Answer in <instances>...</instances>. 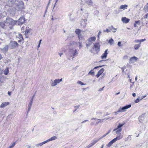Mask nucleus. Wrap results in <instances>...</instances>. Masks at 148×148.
I'll list each match as a JSON object with an SVG mask.
<instances>
[{
	"mask_svg": "<svg viewBox=\"0 0 148 148\" xmlns=\"http://www.w3.org/2000/svg\"><path fill=\"white\" fill-rule=\"evenodd\" d=\"M100 140V139L98 138H95L92 141V143L89 145H88L86 147V148H89L91 147H92L93 145H94L96 143H97V142L99 141Z\"/></svg>",
	"mask_w": 148,
	"mask_h": 148,
	"instance_id": "obj_10",
	"label": "nucleus"
},
{
	"mask_svg": "<svg viewBox=\"0 0 148 148\" xmlns=\"http://www.w3.org/2000/svg\"><path fill=\"white\" fill-rule=\"evenodd\" d=\"M78 53L76 49H74L70 48L68 53L67 55L68 59L70 60L71 57H72V59H73L75 56L77 55Z\"/></svg>",
	"mask_w": 148,
	"mask_h": 148,
	"instance_id": "obj_1",
	"label": "nucleus"
},
{
	"mask_svg": "<svg viewBox=\"0 0 148 148\" xmlns=\"http://www.w3.org/2000/svg\"><path fill=\"white\" fill-rule=\"evenodd\" d=\"M77 83L81 85H85V84L83 83L82 82H81V81H78L77 82Z\"/></svg>",
	"mask_w": 148,
	"mask_h": 148,
	"instance_id": "obj_39",
	"label": "nucleus"
},
{
	"mask_svg": "<svg viewBox=\"0 0 148 148\" xmlns=\"http://www.w3.org/2000/svg\"><path fill=\"white\" fill-rule=\"evenodd\" d=\"M92 0H84L85 3L88 5L89 7H91L93 5Z\"/></svg>",
	"mask_w": 148,
	"mask_h": 148,
	"instance_id": "obj_14",
	"label": "nucleus"
},
{
	"mask_svg": "<svg viewBox=\"0 0 148 148\" xmlns=\"http://www.w3.org/2000/svg\"><path fill=\"white\" fill-rule=\"evenodd\" d=\"M108 50V49H106L104 53L101 56V58L102 59H104L106 58L107 55L108 54V53H107Z\"/></svg>",
	"mask_w": 148,
	"mask_h": 148,
	"instance_id": "obj_16",
	"label": "nucleus"
},
{
	"mask_svg": "<svg viewBox=\"0 0 148 148\" xmlns=\"http://www.w3.org/2000/svg\"><path fill=\"white\" fill-rule=\"evenodd\" d=\"M97 113L98 114H102V112L101 111H99L97 112Z\"/></svg>",
	"mask_w": 148,
	"mask_h": 148,
	"instance_id": "obj_46",
	"label": "nucleus"
},
{
	"mask_svg": "<svg viewBox=\"0 0 148 148\" xmlns=\"http://www.w3.org/2000/svg\"><path fill=\"white\" fill-rule=\"evenodd\" d=\"M136 25L137 24L136 23H134V26L135 27H137Z\"/></svg>",
	"mask_w": 148,
	"mask_h": 148,
	"instance_id": "obj_62",
	"label": "nucleus"
},
{
	"mask_svg": "<svg viewBox=\"0 0 148 148\" xmlns=\"http://www.w3.org/2000/svg\"><path fill=\"white\" fill-rule=\"evenodd\" d=\"M145 18H148V13L146 15Z\"/></svg>",
	"mask_w": 148,
	"mask_h": 148,
	"instance_id": "obj_61",
	"label": "nucleus"
},
{
	"mask_svg": "<svg viewBox=\"0 0 148 148\" xmlns=\"http://www.w3.org/2000/svg\"><path fill=\"white\" fill-rule=\"evenodd\" d=\"M62 81V78L56 79L54 81H53L51 80V86L52 87L55 86L57 85L60 82Z\"/></svg>",
	"mask_w": 148,
	"mask_h": 148,
	"instance_id": "obj_9",
	"label": "nucleus"
},
{
	"mask_svg": "<svg viewBox=\"0 0 148 148\" xmlns=\"http://www.w3.org/2000/svg\"><path fill=\"white\" fill-rule=\"evenodd\" d=\"M118 45L120 47L121 46V42H119L118 43Z\"/></svg>",
	"mask_w": 148,
	"mask_h": 148,
	"instance_id": "obj_51",
	"label": "nucleus"
},
{
	"mask_svg": "<svg viewBox=\"0 0 148 148\" xmlns=\"http://www.w3.org/2000/svg\"><path fill=\"white\" fill-rule=\"evenodd\" d=\"M104 69L103 68H102L101 70H100L98 72L97 74L96 75V76L97 77H99V76L104 71Z\"/></svg>",
	"mask_w": 148,
	"mask_h": 148,
	"instance_id": "obj_19",
	"label": "nucleus"
},
{
	"mask_svg": "<svg viewBox=\"0 0 148 148\" xmlns=\"http://www.w3.org/2000/svg\"><path fill=\"white\" fill-rule=\"evenodd\" d=\"M16 144V142H14L11 145H10L9 147V148H12L14 147V146H15V145Z\"/></svg>",
	"mask_w": 148,
	"mask_h": 148,
	"instance_id": "obj_38",
	"label": "nucleus"
},
{
	"mask_svg": "<svg viewBox=\"0 0 148 148\" xmlns=\"http://www.w3.org/2000/svg\"><path fill=\"white\" fill-rule=\"evenodd\" d=\"M79 106H75L74 107H75V108L76 109H77V108H79Z\"/></svg>",
	"mask_w": 148,
	"mask_h": 148,
	"instance_id": "obj_59",
	"label": "nucleus"
},
{
	"mask_svg": "<svg viewBox=\"0 0 148 148\" xmlns=\"http://www.w3.org/2000/svg\"><path fill=\"white\" fill-rule=\"evenodd\" d=\"M127 5H122L120 6V9L125 10V8H127Z\"/></svg>",
	"mask_w": 148,
	"mask_h": 148,
	"instance_id": "obj_31",
	"label": "nucleus"
},
{
	"mask_svg": "<svg viewBox=\"0 0 148 148\" xmlns=\"http://www.w3.org/2000/svg\"><path fill=\"white\" fill-rule=\"evenodd\" d=\"M104 66V65H102V66H97L95 67L93 69V70L94 69H97V68H98L99 67H101L102 66Z\"/></svg>",
	"mask_w": 148,
	"mask_h": 148,
	"instance_id": "obj_48",
	"label": "nucleus"
},
{
	"mask_svg": "<svg viewBox=\"0 0 148 148\" xmlns=\"http://www.w3.org/2000/svg\"><path fill=\"white\" fill-rule=\"evenodd\" d=\"M47 143V141L46 140L43 142H42L41 143H40L37 144L36 145V146L37 147H38L39 146H41L43 145L46 143Z\"/></svg>",
	"mask_w": 148,
	"mask_h": 148,
	"instance_id": "obj_25",
	"label": "nucleus"
},
{
	"mask_svg": "<svg viewBox=\"0 0 148 148\" xmlns=\"http://www.w3.org/2000/svg\"><path fill=\"white\" fill-rule=\"evenodd\" d=\"M124 124L119 123L117 128L114 129L113 132H115L116 134H120V135H121L120 133L122 131L121 127L123 126Z\"/></svg>",
	"mask_w": 148,
	"mask_h": 148,
	"instance_id": "obj_8",
	"label": "nucleus"
},
{
	"mask_svg": "<svg viewBox=\"0 0 148 148\" xmlns=\"http://www.w3.org/2000/svg\"><path fill=\"white\" fill-rule=\"evenodd\" d=\"M56 139H57V137L55 136H53V137H51L50 138L46 140V141H47V142H49L50 141L55 140Z\"/></svg>",
	"mask_w": 148,
	"mask_h": 148,
	"instance_id": "obj_24",
	"label": "nucleus"
},
{
	"mask_svg": "<svg viewBox=\"0 0 148 148\" xmlns=\"http://www.w3.org/2000/svg\"><path fill=\"white\" fill-rule=\"evenodd\" d=\"M25 21V20L24 17L23 16L21 17L18 21V25H22L24 23Z\"/></svg>",
	"mask_w": 148,
	"mask_h": 148,
	"instance_id": "obj_11",
	"label": "nucleus"
},
{
	"mask_svg": "<svg viewBox=\"0 0 148 148\" xmlns=\"http://www.w3.org/2000/svg\"><path fill=\"white\" fill-rule=\"evenodd\" d=\"M123 137L122 135H119L117 136L116 138H115L111 141H110L107 145V146L108 147H110L112 145L115 143L116 141L119 140Z\"/></svg>",
	"mask_w": 148,
	"mask_h": 148,
	"instance_id": "obj_5",
	"label": "nucleus"
},
{
	"mask_svg": "<svg viewBox=\"0 0 148 148\" xmlns=\"http://www.w3.org/2000/svg\"><path fill=\"white\" fill-rule=\"evenodd\" d=\"M128 58V56L127 55H125L123 57V59H127Z\"/></svg>",
	"mask_w": 148,
	"mask_h": 148,
	"instance_id": "obj_50",
	"label": "nucleus"
},
{
	"mask_svg": "<svg viewBox=\"0 0 148 148\" xmlns=\"http://www.w3.org/2000/svg\"><path fill=\"white\" fill-rule=\"evenodd\" d=\"M88 74L93 75L94 74V72L93 71V69L91 70L89 72Z\"/></svg>",
	"mask_w": 148,
	"mask_h": 148,
	"instance_id": "obj_37",
	"label": "nucleus"
},
{
	"mask_svg": "<svg viewBox=\"0 0 148 148\" xmlns=\"http://www.w3.org/2000/svg\"><path fill=\"white\" fill-rule=\"evenodd\" d=\"M109 133V132H108L107 133H106V134L102 136L100 138H99V139H100V140L101 139V138H103L105 136H106L107 134H108Z\"/></svg>",
	"mask_w": 148,
	"mask_h": 148,
	"instance_id": "obj_40",
	"label": "nucleus"
},
{
	"mask_svg": "<svg viewBox=\"0 0 148 148\" xmlns=\"http://www.w3.org/2000/svg\"><path fill=\"white\" fill-rule=\"evenodd\" d=\"M140 21H135V23L136 24L139 25L140 24Z\"/></svg>",
	"mask_w": 148,
	"mask_h": 148,
	"instance_id": "obj_41",
	"label": "nucleus"
},
{
	"mask_svg": "<svg viewBox=\"0 0 148 148\" xmlns=\"http://www.w3.org/2000/svg\"><path fill=\"white\" fill-rule=\"evenodd\" d=\"M3 82L1 81V78L0 77V84L3 83Z\"/></svg>",
	"mask_w": 148,
	"mask_h": 148,
	"instance_id": "obj_54",
	"label": "nucleus"
},
{
	"mask_svg": "<svg viewBox=\"0 0 148 148\" xmlns=\"http://www.w3.org/2000/svg\"><path fill=\"white\" fill-rule=\"evenodd\" d=\"M15 5H16V9L18 10L21 11L24 7V3L23 1H21L16 2Z\"/></svg>",
	"mask_w": 148,
	"mask_h": 148,
	"instance_id": "obj_2",
	"label": "nucleus"
},
{
	"mask_svg": "<svg viewBox=\"0 0 148 148\" xmlns=\"http://www.w3.org/2000/svg\"><path fill=\"white\" fill-rule=\"evenodd\" d=\"M104 87H105V86H104V87H103V88H100V89L98 91H102V90H103V88H104Z\"/></svg>",
	"mask_w": 148,
	"mask_h": 148,
	"instance_id": "obj_49",
	"label": "nucleus"
},
{
	"mask_svg": "<svg viewBox=\"0 0 148 148\" xmlns=\"http://www.w3.org/2000/svg\"><path fill=\"white\" fill-rule=\"evenodd\" d=\"M16 2H18V1L16 0H8V3L9 4H14Z\"/></svg>",
	"mask_w": 148,
	"mask_h": 148,
	"instance_id": "obj_23",
	"label": "nucleus"
},
{
	"mask_svg": "<svg viewBox=\"0 0 148 148\" xmlns=\"http://www.w3.org/2000/svg\"><path fill=\"white\" fill-rule=\"evenodd\" d=\"M138 59V58L137 57L135 56H133L130 58L129 62L130 64L134 63L136 62Z\"/></svg>",
	"mask_w": 148,
	"mask_h": 148,
	"instance_id": "obj_13",
	"label": "nucleus"
},
{
	"mask_svg": "<svg viewBox=\"0 0 148 148\" xmlns=\"http://www.w3.org/2000/svg\"><path fill=\"white\" fill-rule=\"evenodd\" d=\"M35 96V95H34L32 97L31 99L30 100V101H29V103L28 106V112L30 110L31 108L32 104L33 99Z\"/></svg>",
	"mask_w": 148,
	"mask_h": 148,
	"instance_id": "obj_12",
	"label": "nucleus"
},
{
	"mask_svg": "<svg viewBox=\"0 0 148 148\" xmlns=\"http://www.w3.org/2000/svg\"><path fill=\"white\" fill-rule=\"evenodd\" d=\"M88 121V120H84L82 122V123H84L85 122H86L87 121Z\"/></svg>",
	"mask_w": 148,
	"mask_h": 148,
	"instance_id": "obj_57",
	"label": "nucleus"
},
{
	"mask_svg": "<svg viewBox=\"0 0 148 148\" xmlns=\"http://www.w3.org/2000/svg\"><path fill=\"white\" fill-rule=\"evenodd\" d=\"M8 94L9 96H10L11 94V92H10L8 91Z\"/></svg>",
	"mask_w": 148,
	"mask_h": 148,
	"instance_id": "obj_56",
	"label": "nucleus"
},
{
	"mask_svg": "<svg viewBox=\"0 0 148 148\" xmlns=\"http://www.w3.org/2000/svg\"><path fill=\"white\" fill-rule=\"evenodd\" d=\"M130 19L125 17H122L121 18V21L124 23H127L130 21Z\"/></svg>",
	"mask_w": 148,
	"mask_h": 148,
	"instance_id": "obj_17",
	"label": "nucleus"
},
{
	"mask_svg": "<svg viewBox=\"0 0 148 148\" xmlns=\"http://www.w3.org/2000/svg\"><path fill=\"white\" fill-rule=\"evenodd\" d=\"M83 32H82L81 33V34H80V38L79 39V40H83L84 39V36L83 35H82V34Z\"/></svg>",
	"mask_w": 148,
	"mask_h": 148,
	"instance_id": "obj_30",
	"label": "nucleus"
},
{
	"mask_svg": "<svg viewBox=\"0 0 148 148\" xmlns=\"http://www.w3.org/2000/svg\"><path fill=\"white\" fill-rule=\"evenodd\" d=\"M9 48L10 49H13L18 47L19 45L18 43L15 41H11L9 45Z\"/></svg>",
	"mask_w": 148,
	"mask_h": 148,
	"instance_id": "obj_7",
	"label": "nucleus"
},
{
	"mask_svg": "<svg viewBox=\"0 0 148 148\" xmlns=\"http://www.w3.org/2000/svg\"><path fill=\"white\" fill-rule=\"evenodd\" d=\"M144 10L146 12H148V3L146 4L144 8Z\"/></svg>",
	"mask_w": 148,
	"mask_h": 148,
	"instance_id": "obj_34",
	"label": "nucleus"
},
{
	"mask_svg": "<svg viewBox=\"0 0 148 148\" xmlns=\"http://www.w3.org/2000/svg\"><path fill=\"white\" fill-rule=\"evenodd\" d=\"M104 32H107V33H109L110 32V30H109L108 29H107L106 30H103Z\"/></svg>",
	"mask_w": 148,
	"mask_h": 148,
	"instance_id": "obj_45",
	"label": "nucleus"
},
{
	"mask_svg": "<svg viewBox=\"0 0 148 148\" xmlns=\"http://www.w3.org/2000/svg\"><path fill=\"white\" fill-rule=\"evenodd\" d=\"M132 95L134 97H135L136 96V94L135 93H133L132 94Z\"/></svg>",
	"mask_w": 148,
	"mask_h": 148,
	"instance_id": "obj_60",
	"label": "nucleus"
},
{
	"mask_svg": "<svg viewBox=\"0 0 148 148\" xmlns=\"http://www.w3.org/2000/svg\"><path fill=\"white\" fill-rule=\"evenodd\" d=\"M10 103L9 102H5L2 103L1 104L0 106V108H3L9 105Z\"/></svg>",
	"mask_w": 148,
	"mask_h": 148,
	"instance_id": "obj_18",
	"label": "nucleus"
},
{
	"mask_svg": "<svg viewBox=\"0 0 148 148\" xmlns=\"http://www.w3.org/2000/svg\"><path fill=\"white\" fill-rule=\"evenodd\" d=\"M3 58L1 55L0 54V60L1 59H2Z\"/></svg>",
	"mask_w": 148,
	"mask_h": 148,
	"instance_id": "obj_63",
	"label": "nucleus"
},
{
	"mask_svg": "<svg viewBox=\"0 0 148 148\" xmlns=\"http://www.w3.org/2000/svg\"><path fill=\"white\" fill-rule=\"evenodd\" d=\"M77 43L76 42H75L73 41H71L70 45H69V46L70 47H71V45H77Z\"/></svg>",
	"mask_w": 148,
	"mask_h": 148,
	"instance_id": "obj_29",
	"label": "nucleus"
},
{
	"mask_svg": "<svg viewBox=\"0 0 148 148\" xmlns=\"http://www.w3.org/2000/svg\"><path fill=\"white\" fill-rule=\"evenodd\" d=\"M131 106V104L126 105V106L122 107L120 108L119 110L116 112H114V113L115 114H117L119 112H125L126 110L130 108Z\"/></svg>",
	"mask_w": 148,
	"mask_h": 148,
	"instance_id": "obj_3",
	"label": "nucleus"
},
{
	"mask_svg": "<svg viewBox=\"0 0 148 148\" xmlns=\"http://www.w3.org/2000/svg\"><path fill=\"white\" fill-rule=\"evenodd\" d=\"M82 32L79 29H77L75 31V32L78 35V39H79L80 34H81Z\"/></svg>",
	"mask_w": 148,
	"mask_h": 148,
	"instance_id": "obj_20",
	"label": "nucleus"
},
{
	"mask_svg": "<svg viewBox=\"0 0 148 148\" xmlns=\"http://www.w3.org/2000/svg\"><path fill=\"white\" fill-rule=\"evenodd\" d=\"M141 43H140L138 44H135L134 46V48L135 50L138 49L139 47H140Z\"/></svg>",
	"mask_w": 148,
	"mask_h": 148,
	"instance_id": "obj_26",
	"label": "nucleus"
},
{
	"mask_svg": "<svg viewBox=\"0 0 148 148\" xmlns=\"http://www.w3.org/2000/svg\"><path fill=\"white\" fill-rule=\"evenodd\" d=\"M9 45L5 46L3 49H1V50L4 52H6L8 49Z\"/></svg>",
	"mask_w": 148,
	"mask_h": 148,
	"instance_id": "obj_21",
	"label": "nucleus"
},
{
	"mask_svg": "<svg viewBox=\"0 0 148 148\" xmlns=\"http://www.w3.org/2000/svg\"><path fill=\"white\" fill-rule=\"evenodd\" d=\"M96 38L95 36L89 38L88 40L89 42H91L92 43V41H94L96 40Z\"/></svg>",
	"mask_w": 148,
	"mask_h": 148,
	"instance_id": "obj_22",
	"label": "nucleus"
},
{
	"mask_svg": "<svg viewBox=\"0 0 148 148\" xmlns=\"http://www.w3.org/2000/svg\"><path fill=\"white\" fill-rule=\"evenodd\" d=\"M63 54V53H59V55H60V57Z\"/></svg>",
	"mask_w": 148,
	"mask_h": 148,
	"instance_id": "obj_58",
	"label": "nucleus"
},
{
	"mask_svg": "<svg viewBox=\"0 0 148 148\" xmlns=\"http://www.w3.org/2000/svg\"><path fill=\"white\" fill-rule=\"evenodd\" d=\"M101 32L100 31L98 34V35L97 36V37L98 38V39H99V35L101 34Z\"/></svg>",
	"mask_w": 148,
	"mask_h": 148,
	"instance_id": "obj_47",
	"label": "nucleus"
},
{
	"mask_svg": "<svg viewBox=\"0 0 148 148\" xmlns=\"http://www.w3.org/2000/svg\"><path fill=\"white\" fill-rule=\"evenodd\" d=\"M94 47L95 48L96 51H99L100 50V45L99 43H95L94 45Z\"/></svg>",
	"mask_w": 148,
	"mask_h": 148,
	"instance_id": "obj_15",
	"label": "nucleus"
},
{
	"mask_svg": "<svg viewBox=\"0 0 148 148\" xmlns=\"http://www.w3.org/2000/svg\"><path fill=\"white\" fill-rule=\"evenodd\" d=\"M9 73V69L8 68H6L4 71V74L5 75H7Z\"/></svg>",
	"mask_w": 148,
	"mask_h": 148,
	"instance_id": "obj_32",
	"label": "nucleus"
},
{
	"mask_svg": "<svg viewBox=\"0 0 148 148\" xmlns=\"http://www.w3.org/2000/svg\"><path fill=\"white\" fill-rule=\"evenodd\" d=\"M0 26L3 29L6 28V25L3 22H0Z\"/></svg>",
	"mask_w": 148,
	"mask_h": 148,
	"instance_id": "obj_27",
	"label": "nucleus"
},
{
	"mask_svg": "<svg viewBox=\"0 0 148 148\" xmlns=\"http://www.w3.org/2000/svg\"><path fill=\"white\" fill-rule=\"evenodd\" d=\"M80 41L81 40H79L78 42V43L79 44V49L82 48V41Z\"/></svg>",
	"mask_w": 148,
	"mask_h": 148,
	"instance_id": "obj_36",
	"label": "nucleus"
},
{
	"mask_svg": "<svg viewBox=\"0 0 148 148\" xmlns=\"http://www.w3.org/2000/svg\"><path fill=\"white\" fill-rule=\"evenodd\" d=\"M18 37L20 38V39H21L22 40H23V38L22 35L21 34H19Z\"/></svg>",
	"mask_w": 148,
	"mask_h": 148,
	"instance_id": "obj_44",
	"label": "nucleus"
},
{
	"mask_svg": "<svg viewBox=\"0 0 148 148\" xmlns=\"http://www.w3.org/2000/svg\"><path fill=\"white\" fill-rule=\"evenodd\" d=\"M145 40V39H141V40H140V43H141L140 42H143Z\"/></svg>",
	"mask_w": 148,
	"mask_h": 148,
	"instance_id": "obj_55",
	"label": "nucleus"
},
{
	"mask_svg": "<svg viewBox=\"0 0 148 148\" xmlns=\"http://www.w3.org/2000/svg\"><path fill=\"white\" fill-rule=\"evenodd\" d=\"M91 120H92V121L91 122L90 124L91 125H94L95 124L97 125L99 123L103 122L104 119H100L95 118H93L91 119Z\"/></svg>",
	"mask_w": 148,
	"mask_h": 148,
	"instance_id": "obj_4",
	"label": "nucleus"
},
{
	"mask_svg": "<svg viewBox=\"0 0 148 148\" xmlns=\"http://www.w3.org/2000/svg\"><path fill=\"white\" fill-rule=\"evenodd\" d=\"M140 100V99H139V98H138L135 101V102L136 103H138L139 101L140 100Z\"/></svg>",
	"mask_w": 148,
	"mask_h": 148,
	"instance_id": "obj_43",
	"label": "nucleus"
},
{
	"mask_svg": "<svg viewBox=\"0 0 148 148\" xmlns=\"http://www.w3.org/2000/svg\"><path fill=\"white\" fill-rule=\"evenodd\" d=\"M144 118L143 116H141L140 117L139 119V121L141 123H143L144 120Z\"/></svg>",
	"mask_w": 148,
	"mask_h": 148,
	"instance_id": "obj_28",
	"label": "nucleus"
},
{
	"mask_svg": "<svg viewBox=\"0 0 148 148\" xmlns=\"http://www.w3.org/2000/svg\"><path fill=\"white\" fill-rule=\"evenodd\" d=\"M134 42H140V40H134Z\"/></svg>",
	"mask_w": 148,
	"mask_h": 148,
	"instance_id": "obj_52",
	"label": "nucleus"
},
{
	"mask_svg": "<svg viewBox=\"0 0 148 148\" xmlns=\"http://www.w3.org/2000/svg\"><path fill=\"white\" fill-rule=\"evenodd\" d=\"M17 22V21H14L12 18H7L5 21V23H6L12 25H15Z\"/></svg>",
	"mask_w": 148,
	"mask_h": 148,
	"instance_id": "obj_6",
	"label": "nucleus"
},
{
	"mask_svg": "<svg viewBox=\"0 0 148 148\" xmlns=\"http://www.w3.org/2000/svg\"><path fill=\"white\" fill-rule=\"evenodd\" d=\"M146 96V95H144V96H142L140 99V100H142V99H143Z\"/></svg>",
	"mask_w": 148,
	"mask_h": 148,
	"instance_id": "obj_53",
	"label": "nucleus"
},
{
	"mask_svg": "<svg viewBox=\"0 0 148 148\" xmlns=\"http://www.w3.org/2000/svg\"><path fill=\"white\" fill-rule=\"evenodd\" d=\"M108 29H109V30H112V29H114V30H116L117 29V28H114L113 27V26L112 25L111 26H110L109 27H108Z\"/></svg>",
	"mask_w": 148,
	"mask_h": 148,
	"instance_id": "obj_35",
	"label": "nucleus"
},
{
	"mask_svg": "<svg viewBox=\"0 0 148 148\" xmlns=\"http://www.w3.org/2000/svg\"><path fill=\"white\" fill-rule=\"evenodd\" d=\"M92 43L91 42H88L86 44V46L87 47H88V46L90 45Z\"/></svg>",
	"mask_w": 148,
	"mask_h": 148,
	"instance_id": "obj_42",
	"label": "nucleus"
},
{
	"mask_svg": "<svg viewBox=\"0 0 148 148\" xmlns=\"http://www.w3.org/2000/svg\"><path fill=\"white\" fill-rule=\"evenodd\" d=\"M3 16L2 14H0V18H2L3 17Z\"/></svg>",
	"mask_w": 148,
	"mask_h": 148,
	"instance_id": "obj_64",
	"label": "nucleus"
},
{
	"mask_svg": "<svg viewBox=\"0 0 148 148\" xmlns=\"http://www.w3.org/2000/svg\"><path fill=\"white\" fill-rule=\"evenodd\" d=\"M114 42V40L112 38H111L109 40L108 42V43L110 44L111 45L113 44Z\"/></svg>",
	"mask_w": 148,
	"mask_h": 148,
	"instance_id": "obj_33",
	"label": "nucleus"
}]
</instances>
